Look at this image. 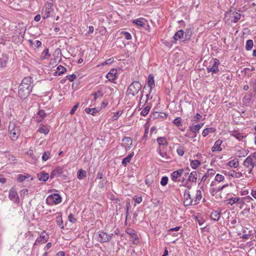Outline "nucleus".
Masks as SVG:
<instances>
[{"instance_id":"f257e3e1","label":"nucleus","mask_w":256,"mask_h":256,"mask_svg":"<svg viewBox=\"0 0 256 256\" xmlns=\"http://www.w3.org/2000/svg\"><path fill=\"white\" fill-rule=\"evenodd\" d=\"M32 78L30 76L24 78L19 86L18 94L20 97L24 99L26 98L32 92Z\"/></svg>"},{"instance_id":"f03ea898","label":"nucleus","mask_w":256,"mask_h":256,"mask_svg":"<svg viewBox=\"0 0 256 256\" xmlns=\"http://www.w3.org/2000/svg\"><path fill=\"white\" fill-rule=\"evenodd\" d=\"M20 133V126L16 122H10L8 128V134L10 138L13 141L16 140L18 138Z\"/></svg>"},{"instance_id":"7ed1b4c3","label":"nucleus","mask_w":256,"mask_h":256,"mask_svg":"<svg viewBox=\"0 0 256 256\" xmlns=\"http://www.w3.org/2000/svg\"><path fill=\"white\" fill-rule=\"evenodd\" d=\"M141 87L142 86L140 82L137 81L134 82L128 86V92L129 94L134 96L138 94Z\"/></svg>"},{"instance_id":"20e7f679","label":"nucleus","mask_w":256,"mask_h":256,"mask_svg":"<svg viewBox=\"0 0 256 256\" xmlns=\"http://www.w3.org/2000/svg\"><path fill=\"white\" fill-rule=\"evenodd\" d=\"M62 202V197L58 194H54L49 195L46 199V202L48 205L57 204Z\"/></svg>"},{"instance_id":"39448f33","label":"nucleus","mask_w":256,"mask_h":256,"mask_svg":"<svg viewBox=\"0 0 256 256\" xmlns=\"http://www.w3.org/2000/svg\"><path fill=\"white\" fill-rule=\"evenodd\" d=\"M243 165L247 168L249 174H251L252 169L256 166V164L254 160L252 158V156H248L243 162Z\"/></svg>"},{"instance_id":"423d86ee","label":"nucleus","mask_w":256,"mask_h":256,"mask_svg":"<svg viewBox=\"0 0 256 256\" xmlns=\"http://www.w3.org/2000/svg\"><path fill=\"white\" fill-rule=\"evenodd\" d=\"M112 234H108L105 232H100L97 235V238L100 242H106L110 241L112 239Z\"/></svg>"},{"instance_id":"0eeeda50","label":"nucleus","mask_w":256,"mask_h":256,"mask_svg":"<svg viewBox=\"0 0 256 256\" xmlns=\"http://www.w3.org/2000/svg\"><path fill=\"white\" fill-rule=\"evenodd\" d=\"M52 11V5L50 3L46 4L42 10V16L45 19L48 18Z\"/></svg>"},{"instance_id":"6e6552de","label":"nucleus","mask_w":256,"mask_h":256,"mask_svg":"<svg viewBox=\"0 0 256 256\" xmlns=\"http://www.w3.org/2000/svg\"><path fill=\"white\" fill-rule=\"evenodd\" d=\"M184 204L186 206L193 205V199L188 190H186L184 194Z\"/></svg>"},{"instance_id":"1a4fd4ad","label":"nucleus","mask_w":256,"mask_h":256,"mask_svg":"<svg viewBox=\"0 0 256 256\" xmlns=\"http://www.w3.org/2000/svg\"><path fill=\"white\" fill-rule=\"evenodd\" d=\"M220 64L219 60L217 58L214 60V63L212 68H207V71L208 72L216 73L218 71V66Z\"/></svg>"},{"instance_id":"9d476101","label":"nucleus","mask_w":256,"mask_h":256,"mask_svg":"<svg viewBox=\"0 0 256 256\" xmlns=\"http://www.w3.org/2000/svg\"><path fill=\"white\" fill-rule=\"evenodd\" d=\"M122 146L124 147L126 150H130L132 144V139L130 137H124L122 139Z\"/></svg>"},{"instance_id":"9b49d317","label":"nucleus","mask_w":256,"mask_h":256,"mask_svg":"<svg viewBox=\"0 0 256 256\" xmlns=\"http://www.w3.org/2000/svg\"><path fill=\"white\" fill-rule=\"evenodd\" d=\"M48 235L44 232H43L40 234V237L37 238L34 246H36L37 243H46L48 240Z\"/></svg>"},{"instance_id":"f8f14e48","label":"nucleus","mask_w":256,"mask_h":256,"mask_svg":"<svg viewBox=\"0 0 256 256\" xmlns=\"http://www.w3.org/2000/svg\"><path fill=\"white\" fill-rule=\"evenodd\" d=\"M15 30L16 33L22 36L25 34L26 28L23 23H18L16 26Z\"/></svg>"},{"instance_id":"ddd939ff","label":"nucleus","mask_w":256,"mask_h":256,"mask_svg":"<svg viewBox=\"0 0 256 256\" xmlns=\"http://www.w3.org/2000/svg\"><path fill=\"white\" fill-rule=\"evenodd\" d=\"M9 198L14 202H19V198L16 190L14 189H11L9 192Z\"/></svg>"},{"instance_id":"4468645a","label":"nucleus","mask_w":256,"mask_h":256,"mask_svg":"<svg viewBox=\"0 0 256 256\" xmlns=\"http://www.w3.org/2000/svg\"><path fill=\"white\" fill-rule=\"evenodd\" d=\"M184 171L183 169H180L172 172L171 174L172 180L174 182H177V179L182 176Z\"/></svg>"},{"instance_id":"2eb2a0df","label":"nucleus","mask_w":256,"mask_h":256,"mask_svg":"<svg viewBox=\"0 0 256 256\" xmlns=\"http://www.w3.org/2000/svg\"><path fill=\"white\" fill-rule=\"evenodd\" d=\"M193 199V205H196L200 202L202 198V192L200 190H196L194 196H192Z\"/></svg>"},{"instance_id":"dca6fc26","label":"nucleus","mask_w":256,"mask_h":256,"mask_svg":"<svg viewBox=\"0 0 256 256\" xmlns=\"http://www.w3.org/2000/svg\"><path fill=\"white\" fill-rule=\"evenodd\" d=\"M62 172V167H57L50 174V178L52 179L55 177L59 176Z\"/></svg>"},{"instance_id":"f3484780","label":"nucleus","mask_w":256,"mask_h":256,"mask_svg":"<svg viewBox=\"0 0 256 256\" xmlns=\"http://www.w3.org/2000/svg\"><path fill=\"white\" fill-rule=\"evenodd\" d=\"M222 141L221 140H217L214 146L212 148V152H220L222 150V148L220 147L221 144H222Z\"/></svg>"},{"instance_id":"a211bd4d","label":"nucleus","mask_w":256,"mask_h":256,"mask_svg":"<svg viewBox=\"0 0 256 256\" xmlns=\"http://www.w3.org/2000/svg\"><path fill=\"white\" fill-rule=\"evenodd\" d=\"M148 85L150 87V92H152V89L155 86L154 76L152 74H150L148 79Z\"/></svg>"},{"instance_id":"6ab92c4d","label":"nucleus","mask_w":256,"mask_h":256,"mask_svg":"<svg viewBox=\"0 0 256 256\" xmlns=\"http://www.w3.org/2000/svg\"><path fill=\"white\" fill-rule=\"evenodd\" d=\"M106 77L110 81L115 80L116 78V70H112L108 73Z\"/></svg>"},{"instance_id":"aec40b11","label":"nucleus","mask_w":256,"mask_h":256,"mask_svg":"<svg viewBox=\"0 0 256 256\" xmlns=\"http://www.w3.org/2000/svg\"><path fill=\"white\" fill-rule=\"evenodd\" d=\"M38 177L40 180L46 182L48 178V174L45 172H41L38 174Z\"/></svg>"},{"instance_id":"412c9836","label":"nucleus","mask_w":256,"mask_h":256,"mask_svg":"<svg viewBox=\"0 0 256 256\" xmlns=\"http://www.w3.org/2000/svg\"><path fill=\"white\" fill-rule=\"evenodd\" d=\"M198 178V174L196 172H192L188 177V180L191 182H196Z\"/></svg>"},{"instance_id":"4be33fe9","label":"nucleus","mask_w":256,"mask_h":256,"mask_svg":"<svg viewBox=\"0 0 256 256\" xmlns=\"http://www.w3.org/2000/svg\"><path fill=\"white\" fill-rule=\"evenodd\" d=\"M134 155V152L130 154L126 157L124 158L122 160V164L124 166H126L128 163H129Z\"/></svg>"},{"instance_id":"5701e85b","label":"nucleus","mask_w":256,"mask_h":256,"mask_svg":"<svg viewBox=\"0 0 256 256\" xmlns=\"http://www.w3.org/2000/svg\"><path fill=\"white\" fill-rule=\"evenodd\" d=\"M228 166L231 168H236L239 166V162L237 158H234V160L230 161L228 163Z\"/></svg>"},{"instance_id":"b1692460","label":"nucleus","mask_w":256,"mask_h":256,"mask_svg":"<svg viewBox=\"0 0 256 256\" xmlns=\"http://www.w3.org/2000/svg\"><path fill=\"white\" fill-rule=\"evenodd\" d=\"M231 135L238 140H242L244 138L242 134L236 130L232 132Z\"/></svg>"},{"instance_id":"393cba45","label":"nucleus","mask_w":256,"mask_h":256,"mask_svg":"<svg viewBox=\"0 0 256 256\" xmlns=\"http://www.w3.org/2000/svg\"><path fill=\"white\" fill-rule=\"evenodd\" d=\"M220 217V212L218 211H214L212 212L210 214V218L212 219L218 221L219 220Z\"/></svg>"},{"instance_id":"a878e982","label":"nucleus","mask_w":256,"mask_h":256,"mask_svg":"<svg viewBox=\"0 0 256 256\" xmlns=\"http://www.w3.org/2000/svg\"><path fill=\"white\" fill-rule=\"evenodd\" d=\"M38 132L44 134H47L50 132V128L46 126L42 125L38 130Z\"/></svg>"},{"instance_id":"bb28decb","label":"nucleus","mask_w":256,"mask_h":256,"mask_svg":"<svg viewBox=\"0 0 256 256\" xmlns=\"http://www.w3.org/2000/svg\"><path fill=\"white\" fill-rule=\"evenodd\" d=\"M184 32L182 30L178 31L174 36V40H177L184 38Z\"/></svg>"},{"instance_id":"cd10ccee","label":"nucleus","mask_w":256,"mask_h":256,"mask_svg":"<svg viewBox=\"0 0 256 256\" xmlns=\"http://www.w3.org/2000/svg\"><path fill=\"white\" fill-rule=\"evenodd\" d=\"M100 110V109L98 108H86L85 109V111L87 114H90L92 115H94L95 114L98 112Z\"/></svg>"},{"instance_id":"c85d7f7f","label":"nucleus","mask_w":256,"mask_h":256,"mask_svg":"<svg viewBox=\"0 0 256 256\" xmlns=\"http://www.w3.org/2000/svg\"><path fill=\"white\" fill-rule=\"evenodd\" d=\"M204 123L198 124L196 125L192 126L190 128V130L193 132H196L203 126Z\"/></svg>"},{"instance_id":"c756f323","label":"nucleus","mask_w":256,"mask_h":256,"mask_svg":"<svg viewBox=\"0 0 256 256\" xmlns=\"http://www.w3.org/2000/svg\"><path fill=\"white\" fill-rule=\"evenodd\" d=\"M216 129L214 128H205L203 130L202 134L204 137L207 136L210 132H213L215 131Z\"/></svg>"},{"instance_id":"7c9ffc66","label":"nucleus","mask_w":256,"mask_h":256,"mask_svg":"<svg viewBox=\"0 0 256 256\" xmlns=\"http://www.w3.org/2000/svg\"><path fill=\"white\" fill-rule=\"evenodd\" d=\"M158 152L164 160H166L170 158L169 154L166 152L162 151L160 148L158 150Z\"/></svg>"},{"instance_id":"2f4dec72","label":"nucleus","mask_w":256,"mask_h":256,"mask_svg":"<svg viewBox=\"0 0 256 256\" xmlns=\"http://www.w3.org/2000/svg\"><path fill=\"white\" fill-rule=\"evenodd\" d=\"M133 22L138 26L144 27L146 25L145 22L143 19L138 18L133 21Z\"/></svg>"},{"instance_id":"473e14b6","label":"nucleus","mask_w":256,"mask_h":256,"mask_svg":"<svg viewBox=\"0 0 256 256\" xmlns=\"http://www.w3.org/2000/svg\"><path fill=\"white\" fill-rule=\"evenodd\" d=\"M66 70V68L61 65L58 66L56 72V75H60L64 74Z\"/></svg>"},{"instance_id":"72a5a7b5","label":"nucleus","mask_w":256,"mask_h":256,"mask_svg":"<svg viewBox=\"0 0 256 256\" xmlns=\"http://www.w3.org/2000/svg\"><path fill=\"white\" fill-rule=\"evenodd\" d=\"M229 175L233 178H240L242 176V174L240 172H236L235 171H232L229 172Z\"/></svg>"},{"instance_id":"f704fd0d","label":"nucleus","mask_w":256,"mask_h":256,"mask_svg":"<svg viewBox=\"0 0 256 256\" xmlns=\"http://www.w3.org/2000/svg\"><path fill=\"white\" fill-rule=\"evenodd\" d=\"M200 162L198 160H193L190 161V166L193 169H196L200 166Z\"/></svg>"},{"instance_id":"c9c22d12","label":"nucleus","mask_w":256,"mask_h":256,"mask_svg":"<svg viewBox=\"0 0 256 256\" xmlns=\"http://www.w3.org/2000/svg\"><path fill=\"white\" fill-rule=\"evenodd\" d=\"M86 176V172L82 170H80L78 172L77 177L79 180H81Z\"/></svg>"},{"instance_id":"e433bc0d","label":"nucleus","mask_w":256,"mask_h":256,"mask_svg":"<svg viewBox=\"0 0 256 256\" xmlns=\"http://www.w3.org/2000/svg\"><path fill=\"white\" fill-rule=\"evenodd\" d=\"M157 142L160 146L167 145L166 138L164 137H160L157 139Z\"/></svg>"},{"instance_id":"4c0bfd02","label":"nucleus","mask_w":256,"mask_h":256,"mask_svg":"<svg viewBox=\"0 0 256 256\" xmlns=\"http://www.w3.org/2000/svg\"><path fill=\"white\" fill-rule=\"evenodd\" d=\"M56 222L60 228H64L63 221L61 216L59 215L56 216Z\"/></svg>"},{"instance_id":"58836bf2","label":"nucleus","mask_w":256,"mask_h":256,"mask_svg":"<svg viewBox=\"0 0 256 256\" xmlns=\"http://www.w3.org/2000/svg\"><path fill=\"white\" fill-rule=\"evenodd\" d=\"M8 58L6 56H3L0 58V66L1 67H5L6 66Z\"/></svg>"},{"instance_id":"ea45409f","label":"nucleus","mask_w":256,"mask_h":256,"mask_svg":"<svg viewBox=\"0 0 256 256\" xmlns=\"http://www.w3.org/2000/svg\"><path fill=\"white\" fill-rule=\"evenodd\" d=\"M50 54L48 52V49L46 48L42 54V59H48L50 56Z\"/></svg>"},{"instance_id":"a19ab883","label":"nucleus","mask_w":256,"mask_h":256,"mask_svg":"<svg viewBox=\"0 0 256 256\" xmlns=\"http://www.w3.org/2000/svg\"><path fill=\"white\" fill-rule=\"evenodd\" d=\"M254 45L253 41L252 40H248L246 42V48L247 50H250Z\"/></svg>"},{"instance_id":"79ce46f5","label":"nucleus","mask_w":256,"mask_h":256,"mask_svg":"<svg viewBox=\"0 0 256 256\" xmlns=\"http://www.w3.org/2000/svg\"><path fill=\"white\" fill-rule=\"evenodd\" d=\"M240 200V198L238 197L232 198L228 200V204L232 206L234 204L238 202Z\"/></svg>"},{"instance_id":"37998d69","label":"nucleus","mask_w":256,"mask_h":256,"mask_svg":"<svg viewBox=\"0 0 256 256\" xmlns=\"http://www.w3.org/2000/svg\"><path fill=\"white\" fill-rule=\"evenodd\" d=\"M192 32L190 30H187L185 32L184 36V40L182 41L190 39Z\"/></svg>"},{"instance_id":"c03bdc74","label":"nucleus","mask_w":256,"mask_h":256,"mask_svg":"<svg viewBox=\"0 0 256 256\" xmlns=\"http://www.w3.org/2000/svg\"><path fill=\"white\" fill-rule=\"evenodd\" d=\"M92 95L94 96V100H96L98 98H102L104 94L101 90H98V92L93 94Z\"/></svg>"},{"instance_id":"a18cd8bd","label":"nucleus","mask_w":256,"mask_h":256,"mask_svg":"<svg viewBox=\"0 0 256 256\" xmlns=\"http://www.w3.org/2000/svg\"><path fill=\"white\" fill-rule=\"evenodd\" d=\"M232 17L234 18L233 22H236L238 21V20H239L240 18L241 15L238 12H233Z\"/></svg>"},{"instance_id":"49530a36","label":"nucleus","mask_w":256,"mask_h":256,"mask_svg":"<svg viewBox=\"0 0 256 256\" xmlns=\"http://www.w3.org/2000/svg\"><path fill=\"white\" fill-rule=\"evenodd\" d=\"M150 109V108L149 106H146L141 112L142 115L143 116H146L148 114Z\"/></svg>"},{"instance_id":"de8ad7c7","label":"nucleus","mask_w":256,"mask_h":256,"mask_svg":"<svg viewBox=\"0 0 256 256\" xmlns=\"http://www.w3.org/2000/svg\"><path fill=\"white\" fill-rule=\"evenodd\" d=\"M38 115L40 116V118H41L38 120L39 122H40L44 118L46 117V114L44 110H42L38 112Z\"/></svg>"},{"instance_id":"09e8293b","label":"nucleus","mask_w":256,"mask_h":256,"mask_svg":"<svg viewBox=\"0 0 256 256\" xmlns=\"http://www.w3.org/2000/svg\"><path fill=\"white\" fill-rule=\"evenodd\" d=\"M174 124L176 126H180L182 125V118L180 117L176 118L174 121Z\"/></svg>"},{"instance_id":"8fccbe9b","label":"nucleus","mask_w":256,"mask_h":256,"mask_svg":"<svg viewBox=\"0 0 256 256\" xmlns=\"http://www.w3.org/2000/svg\"><path fill=\"white\" fill-rule=\"evenodd\" d=\"M176 152L180 156H182L184 154V148L182 146H179L176 149Z\"/></svg>"},{"instance_id":"3c124183","label":"nucleus","mask_w":256,"mask_h":256,"mask_svg":"<svg viewBox=\"0 0 256 256\" xmlns=\"http://www.w3.org/2000/svg\"><path fill=\"white\" fill-rule=\"evenodd\" d=\"M224 179V176L218 174L215 176V180L218 182H222Z\"/></svg>"},{"instance_id":"603ef678","label":"nucleus","mask_w":256,"mask_h":256,"mask_svg":"<svg viewBox=\"0 0 256 256\" xmlns=\"http://www.w3.org/2000/svg\"><path fill=\"white\" fill-rule=\"evenodd\" d=\"M247 154H248V153H246L245 152L244 150L242 149V150H240L238 152H237L236 155V156H238V157H241V156H245V155H246Z\"/></svg>"},{"instance_id":"864d4df0","label":"nucleus","mask_w":256,"mask_h":256,"mask_svg":"<svg viewBox=\"0 0 256 256\" xmlns=\"http://www.w3.org/2000/svg\"><path fill=\"white\" fill-rule=\"evenodd\" d=\"M122 112L120 110L115 112L112 118V121L116 120L122 114Z\"/></svg>"},{"instance_id":"5fc2aeb1","label":"nucleus","mask_w":256,"mask_h":256,"mask_svg":"<svg viewBox=\"0 0 256 256\" xmlns=\"http://www.w3.org/2000/svg\"><path fill=\"white\" fill-rule=\"evenodd\" d=\"M168 182V178L166 176H164L162 178L160 181V184L162 186H164L167 184Z\"/></svg>"},{"instance_id":"6e6d98bb","label":"nucleus","mask_w":256,"mask_h":256,"mask_svg":"<svg viewBox=\"0 0 256 256\" xmlns=\"http://www.w3.org/2000/svg\"><path fill=\"white\" fill-rule=\"evenodd\" d=\"M148 128H146L144 130V135L141 140L142 142L145 143V142L146 141V138H147V136H148Z\"/></svg>"},{"instance_id":"4d7b16f0","label":"nucleus","mask_w":256,"mask_h":256,"mask_svg":"<svg viewBox=\"0 0 256 256\" xmlns=\"http://www.w3.org/2000/svg\"><path fill=\"white\" fill-rule=\"evenodd\" d=\"M50 156V153L49 152H45L42 156V159L44 161L47 160Z\"/></svg>"},{"instance_id":"13d9d810","label":"nucleus","mask_w":256,"mask_h":256,"mask_svg":"<svg viewBox=\"0 0 256 256\" xmlns=\"http://www.w3.org/2000/svg\"><path fill=\"white\" fill-rule=\"evenodd\" d=\"M68 220L72 222V223H75L76 220L74 217V214H70L68 217Z\"/></svg>"},{"instance_id":"bf43d9fd","label":"nucleus","mask_w":256,"mask_h":256,"mask_svg":"<svg viewBox=\"0 0 256 256\" xmlns=\"http://www.w3.org/2000/svg\"><path fill=\"white\" fill-rule=\"evenodd\" d=\"M208 176H213L216 174V171L213 169H208L206 172Z\"/></svg>"},{"instance_id":"052dcab7","label":"nucleus","mask_w":256,"mask_h":256,"mask_svg":"<svg viewBox=\"0 0 256 256\" xmlns=\"http://www.w3.org/2000/svg\"><path fill=\"white\" fill-rule=\"evenodd\" d=\"M114 58H110L102 64V66H104L106 64H109L114 62Z\"/></svg>"},{"instance_id":"680f3d73","label":"nucleus","mask_w":256,"mask_h":256,"mask_svg":"<svg viewBox=\"0 0 256 256\" xmlns=\"http://www.w3.org/2000/svg\"><path fill=\"white\" fill-rule=\"evenodd\" d=\"M122 34L124 35L125 38L126 40H129L132 38V36L129 32H122Z\"/></svg>"},{"instance_id":"e2e57ef3","label":"nucleus","mask_w":256,"mask_h":256,"mask_svg":"<svg viewBox=\"0 0 256 256\" xmlns=\"http://www.w3.org/2000/svg\"><path fill=\"white\" fill-rule=\"evenodd\" d=\"M78 106H79V104L78 103L77 104H76V105H74L73 108H72V109L71 110L70 112V114H74V113L75 112L76 110L78 108Z\"/></svg>"},{"instance_id":"0e129e2a","label":"nucleus","mask_w":256,"mask_h":256,"mask_svg":"<svg viewBox=\"0 0 256 256\" xmlns=\"http://www.w3.org/2000/svg\"><path fill=\"white\" fill-rule=\"evenodd\" d=\"M66 78L70 82H72L76 78V76L74 74L68 75L66 76Z\"/></svg>"},{"instance_id":"69168bd1","label":"nucleus","mask_w":256,"mask_h":256,"mask_svg":"<svg viewBox=\"0 0 256 256\" xmlns=\"http://www.w3.org/2000/svg\"><path fill=\"white\" fill-rule=\"evenodd\" d=\"M28 177L26 176H24L22 174H20L18 176V180L20 182H23L24 180H25Z\"/></svg>"},{"instance_id":"338daca9","label":"nucleus","mask_w":256,"mask_h":256,"mask_svg":"<svg viewBox=\"0 0 256 256\" xmlns=\"http://www.w3.org/2000/svg\"><path fill=\"white\" fill-rule=\"evenodd\" d=\"M103 177V174L102 172H98L96 176V179L102 180Z\"/></svg>"},{"instance_id":"774afa93","label":"nucleus","mask_w":256,"mask_h":256,"mask_svg":"<svg viewBox=\"0 0 256 256\" xmlns=\"http://www.w3.org/2000/svg\"><path fill=\"white\" fill-rule=\"evenodd\" d=\"M35 44L36 47V48H38L42 45V42L40 40H36V44Z\"/></svg>"}]
</instances>
